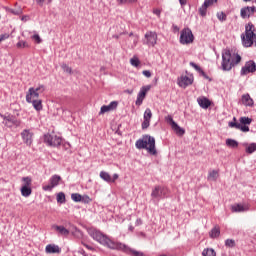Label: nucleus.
Returning <instances> with one entry per match:
<instances>
[{
    "mask_svg": "<svg viewBox=\"0 0 256 256\" xmlns=\"http://www.w3.org/2000/svg\"><path fill=\"white\" fill-rule=\"evenodd\" d=\"M88 234L94 241H97L103 247H107L108 249L116 250V251H123V253H127V255L131 256H145L143 252H139L137 250H133L129 248V246L121 243L113 241L109 236L103 234L101 231L91 228L88 230Z\"/></svg>",
    "mask_w": 256,
    "mask_h": 256,
    "instance_id": "1",
    "label": "nucleus"
},
{
    "mask_svg": "<svg viewBox=\"0 0 256 256\" xmlns=\"http://www.w3.org/2000/svg\"><path fill=\"white\" fill-rule=\"evenodd\" d=\"M239 63H241V55L238 53L231 52V50H224L222 52L221 67L223 71H231Z\"/></svg>",
    "mask_w": 256,
    "mask_h": 256,
    "instance_id": "2",
    "label": "nucleus"
},
{
    "mask_svg": "<svg viewBox=\"0 0 256 256\" xmlns=\"http://www.w3.org/2000/svg\"><path fill=\"white\" fill-rule=\"evenodd\" d=\"M137 149H146L150 155H157V149L155 148V138L153 136L146 135L142 139L136 141Z\"/></svg>",
    "mask_w": 256,
    "mask_h": 256,
    "instance_id": "3",
    "label": "nucleus"
},
{
    "mask_svg": "<svg viewBox=\"0 0 256 256\" xmlns=\"http://www.w3.org/2000/svg\"><path fill=\"white\" fill-rule=\"evenodd\" d=\"M255 39V26L251 23L246 25L245 33L241 34V41L243 47H251Z\"/></svg>",
    "mask_w": 256,
    "mask_h": 256,
    "instance_id": "4",
    "label": "nucleus"
},
{
    "mask_svg": "<svg viewBox=\"0 0 256 256\" xmlns=\"http://www.w3.org/2000/svg\"><path fill=\"white\" fill-rule=\"evenodd\" d=\"M43 93H45V85L30 87L26 93V102L31 103L33 100L39 99V96L43 95Z\"/></svg>",
    "mask_w": 256,
    "mask_h": 256,
    "instance_id": "5",
    "label": "nucleus"
},
{
    "mask_svg": "<svg viewBox=\"0 0 256 256\" xmlns=\"http://www.w3.org/2000/svg\"><path fill=\"white\" fill-rule=\"evenodd\" d=\"M239 121L240 122H229V127L239 129L243 133L249 132V126L247 125H251V118L241 117Z\"/></svg>",
    "mask_w": 256,
    "mask_h": 256,
    "instance_id": "6",
    "label": "nucleus"
},
{
    "mask_svg": "<svg viewBox=\"0 0 256 256\" xmlns=\"http://www.w3.org/2000/svg\"><path fill=\"white\" fill-rule=\"evenodd\" d=\"M195 40V36H193V32L189 28H184L180 32V43L181 45H191Z\"/></svg>",
    "mask_w": 256,
    "mask_h": 256,
    "instance_id": "7",
    "label": "nucleus"
},
{
    "mask_svg": "<svg viewBox=\"0 0 256 256\" xmlns=\"http://www.w3.org/2000/svg\"><path fill=\"white\" fill-rule=\"evenodd\" d=\"M0 117L3 119V124L5 125V127H20L21 125V120H17V118H15V116L11 114H0Z\"/></svg>",
    "mask_w": 256,
    "mask_h": 256,
    "instance_id": "8",
    "label": "nucleus"
},
{
    "mask_svg": "<svg viewBox=\"0 0 256 256\" xmlns=\"http://www.w3.org/2000/svg\"><path fill=\"white\" fill-rule=\"evenodd\" d=\"M63 139L60 136L55 134H46L44 135V142L47 143L50 147H59L61 145Z\"/></svg>",
    "mask_w": 256,
    "mask_h": 256,
    "instance_id": "9",
    "label": "nucleus"
},
{
    "mask_svg": "<svg viewBox=\"0 0 256 256\" xmlns=\"http://www.w3.org/2000/svg\"><path fill=\"white\" fill-rule=\"evenodd\" d=\"M167 195H169V189L163 186L154 187L151 193V197H153L154 199L165 198L167 197Z\"/></svg>",
    "mask_w": 256,
    "mask_h": 256,
    "instance_id": "10",
    "label": "nucleus"
},
{
    "mask_svg": "<svg viewBox=\"0 0 256 256\" xmlns=\"http://www.w3.org/2000/svg\"><path fill=\"white\" fill-rule=\"evenodd\" d=\"M144 45H148V47H155V45H157V32H146L144 36Z\"/></svg>",
    "mask_w": 256,
    "mask_h": 256,
    "instance_id": "11",
    "label": "nucleus"
},
{
    "mask_svg": "<svg viewBox=\"0 0 256 256\" xmlns=\"http://www.w3.org/2000/svg\"><path fill=\"white\" fill-rule=\"evenodd\" d=\"M149 91H151V85L143 86L140 89L135 102L136 105L138 106L143 105V101L145 100V97L147 96V93H149Z\"/></svg>",
    "mask_w": 256,
    "mask_h": 256,
    "instance_id": "12",
    "label": "nucleus"
},
{
    "mask_svg": "<svg viewBox=\"0 0 256 256\" xmlns=\"http://www.w3.org/2000/svg\"><path fill=\"white\" fill-rule=\"evenodd\" d=\"M21 138L23 140V143L27 145L28 147H31L33 144V132L29 129H25L21 132Z\"/></svg>",
    "mask_w": 256,
    "mask_h": 256,
    "instance_id": "13",
    "label": "nucleus"
},
{
    "mask_svg": "<svg viewBox=\"0 0 256 256\" xmlns=\"http://www.w3.org/2000/svg\"><path fill=\"white\" fill-rule=\"evenodd\" d=\"M177 84L182 87V89H187L189 85H193V76L182 75L178 78Z\"/></svg>",
    "mask_w": 256,
    "mask_h": 256,
    "instance_id": "14",
    "label": "nucleus"
},
{
    "mask_svg": "<svg viewBox=\"0 0 256 256\" xmlns=\"http://www.w3.org/2000/svg\"><path fill=\"white\" fill-rule=\"evenodd\" d=\"M256 71V64L253 61H248L241 69V75H249V73H254Z\"/></svg>",
    "mask_w": 256,
    "mask_h": 256,
    "instance_id": "15",
    "label": "nucleus"
},
{
    "mask_svg": "<svg viewBox=\"0 0 256 256\" xmlns=\"http://www.w3.org/2000/svg\"><path fill=\"white\" fill-rule=\"evenodd\" d=\"M117 105H119L117 101H112L109 105H103L100 109L99 115H105V113L115 111V109H117Z\"/></svg>",
    "mask_w": 256,
    "mask_h": 256,
    "instance_id": "16",
    "label": "nucleus"
},
{
    "mask_svg": "<svg viewBox=\"0 0 256 256\" xmlns=\"http://www.w3.org/2000/svg\"><path fill=\"white\" fill-rule=\"evenodd\" d=\"M151 117H153V113L150 108H147L144 112V121L142 123V129H147L149 125H151Z\"/></svg>",
    "mask_w": 256,
    "mask_h": 256,
    "instance_id": "17",
    "label": "nucleus"
},
{
    "mask_svg": "<svg viewBox=\"0 0 256 256\" xmlns=\"http://www.w3.org/2000/svg\"><path fill=\"white\" fill-rule=\"evenodd\" d=\"M214 3H217V0H205L203 5L199 8L200 15L205 17V15H207L208 7H211Z\"/></svg>",
    "mask_w": 256,
    "mask_h": 256,
    "instance_id": "18",
    "label": "nucleus"
},
{
    "mask_svg": "<svg viewBox=\"0 0 256 256\" xmlns=\"http://www.w3.org/2000/svg\"><path fill=\"white\" fill-rule=\"evenodd\" d=\"M232 213H245L249 211V205L247 204H235L231 206Z\"/></svg>",
    "mask_w": 256,
    "mask_h": 256,
    "instance_id": "19",
    "label": "nucleus"
},
{
    "mask_svg": "<svg viewBox=\"0 0 256 256\" xmlns=\"http://www.w3.org/2000/svg\"><path fill=\"white\" fill-rule=\"evenodd\" d=\"M45 253H47V255L59 254L61 253V248L56 244H48L45 247Z\"/></svg>",
    "mask_w": 256,
    "mask_h": 256,
    "instance_id": "20",
    "label": "nucleus"
},
{
    "mask_svg": "<svg viewBox=\"0 0 256 256\" xmlns=\"http://www.w3.org/2000/svg\"><path fill=\"white\" fill-rule=\"evenodd\" d=\"M255 6L252 7H244L241 9L240 11V15L242 17V19H247V17H251V15H253V13H255Z\"/></svg>",
    "mask_w": 256,
    "mask_h": 256,
    "instance_id": "21",
    "label": "nucleus"
},
{
    "mask_svg": "<svg viewBox=\"0 0 256 256\" xmlns=\"http://www.w3.org/2000/svg\"><path fill=\"white\" fill-rule=\"evenodd\" d=\"M198 105H200V107L202 109H209V107H211V101H209V99L205 98V97H199L197 99Z\"/></svg>",
    "mask_w": 256,
    "mask_h": 256,
    "instance_id": "22",
    "label": "nucleus"
},
{
    "mask_svg": "<svg viewBox=\"0 0 256 256\" xmlns=\"http://www.w3.org/2000/svg\"><path fill=\"white\" fill-rule=\"evenodd\" d=\"M241 101L242 105H245L246 107H253L254 102L251 96H249V94L242 95Z\"/></svg>",
    "mask_w": 256,
    "mask_h": 256,
    "instance_id": "23",
    "label": "nucleus"
},
{
    "mask_svg": "<svg viewBox=\"0 0 256 256\" xmlns=\"http://www.w3.org/2000/svg\"><path fill=\"white\" fill-rule=\"evenodd\" d=\"M52 229H55V231H57L59 235H63L64 237H67L69 235V230L64 226L53 225Z\"/></svg>",
    "mask_w": 256,
    "mask_h": 256,
    "instance_id": "24",
    "label": "nucleus"
},
{
    "mask_svg": "<svg viewBox=\"0 0 256 256\" xmlns=\"http://www.w3.org/2000/svg\"><path fill=\"white\" fill-rule=\"evenodd\" d=\"M50 185L55 189L61 183V176L55 174L49 180Z\"/></svg>",
    "mask_w": 256,
    "mask_h": 256,
    "instance_id": "25",
    "label": "nucleus"
},
{
    "mask_svg": "<svg viewBox=\"0 0 256 256\" xmlns=\"http://www.w3.org/2000/svg\"><path fill=\"white\" fill-rule=\"evenodd\" d=\"M207 179L209 181H217V179H219V171L218 170H210L208 172Z\"/></svg>",
    "mask_w": 256,
    "mask_h": 256,
    "instance_id": "26",
    "label": "nucleus"
},
{
    "mask_svg": "<svg viewBox=\"0 0 256 256\" xmlns=\"http://www.w3.org/2000/svg\"><path fill=\"white\" fill-rule=\"evenodd\" d=\"M28 103H32L36 111H41L43 109V101H41V99L32 100L31 102H28Z\"/></svg>",
    "mask_w": 256,
    "mask_h": 256,
    "instance_id": "27",
    "label": "nucleus"
},
{
    "mask_svg": "<svg viewBox=\"0 0 256 256\" xmlns=\"http://www.w3.org/2000/svg\"><path fill=\"white\" fill-rule=\"evenodd\" d=\"M211 239H217V237H219V235H221V229L219 228V226H215L209 233Z\"/></svg>",
    "mask_w": 256,
    "mask_h": 256,
    "instance_id": "28",
    "label": "nucleus"
},
{
    "mask_svg": "<svg viewBox=\"0 0 256 256\" xmlns=\"http://www.w3.org/2000/svg\"><path fill=\"white\" fill-rule=\"evenodd\" d=\"M172 129L176 135H180V137L185 135V129L181 128L179 125H177V123L173 124Z\"/></svg>",
    "mask_w": 256,
    "mask_h": 256,
    "instance_id": "29",
    "label": "nucleus"
},
{
    "mask_svg": "<svg viewBox=\"0 0 256 256\" xmlns=\"http://www.w3.org/2000/svg\"><path fill=\"white\" fill-rule=\"evenodd\" d=\"M226 145L227 147H231L232 149H237V147H239V142L231 138H228L226 139Z\"/></svg>",
    "mask_w": 256,
    "mask_h": 256,
    "instance_id": "30",
    "label": "nucleus"
},
{
    "mask_svg": "<svg viewBox=\"0 0 256 256\" xmlns=\"http://www.w3.org/2000/svg\"><path fill=\"white\" fill-rule=\"evenodd\" d=\"M22 197H29L31 193H33V190L31 187H21L20 189Z\"/></svg>",
    "mask_w": 256,
    "mask_h": 256,
    "instance_id": "31",
    "label": "nucleus"
},
{
    "mask_svg": "<svg viewBox=\"0 0 256 256\" xmlns=\"http://www.w3.org/2000/svg\"><path fill=\"white\" fill-rule=\"evenodd\" d=\"M202 256H217V253L213 248H205L202 251Z\"/></svg>",
    "mask_w": 256,
    "mask_h": 256,
    "instance_id": "32",
    "label": "nucleus"
},
{
    "mask_svg": "<svg viewBox=\"0 0 256 256\" xmlns=\"http://www.w3.org/2000/svg\"><path fill=\"white\" fill-rule=\"evenodd\" d=\"M33 183V180L31 177H23L22 178V187H31V184Z\"/></svg>",
    "mask_w": 256,
    "mask_h": 256,
    "instance_id": "33",
    "label": "nucleus"
},
{
    "mask_svg": "<svg viewBox=\"0 0 256 256\" xmlns=\"http://www.w3.org/2000/svg\"><path fill=\"white\" fill-rule=\"evenodd\" d=\"M100 177L103 179V181H106V183H111V175L109 173L101 171Z\"/></svg>",
    "mask_w": 256,
    "mask_h": 256,
    "instance_id": "34",
    "label": "nucleus"
},
{
    "mask_svg": "<svg viewBox=\"0 0 256 256\" xmlns=\"http://www.w3.org/2000/svg\"><path fill=\"white\" fill-rule=\"evenodd\" d=\"M81 197L82 195L79 193H73L71 194V199L72 201H74L75 203H81Z\"/></svg>",
    "mask_w": 256,
    "mask_h": 256,
    "instance_id": "35",
    "label": "nucleus"
},
{
    "mask_svg": "<svg viewBox=\"0 0 256 256\" xmlns=\"http://www.w3.org/2000/svg\"><path fill=\"white\" fill-rule=\"evenodd\" d=\"M140 63L141 62L139 61V58H137V56H134L130 59V64L132 65V67H139Z\"/></svg>",
    "mask_w": 256,
    "mask_h": 256,
    "instance_id": "36",
    "label": "nucleus"
},
{
    "mask_svg": "<svg viewBox=\"0 0 256 256\" xmlns=\"http://www.w3.org/2000/svg\"><path fill=\"white\" fill-rule=\"evenodd\" d=\"M255 151H256V144L255 143H252V144H250L246 147V153L251 154V153H255Z\"/></svg>",
    "mask_w": 256,
    "mask_h": 256,
    "instance_id": "37",
    "label": "nucleus"
},
{
    "mask_svg": "<svg viewBox=\"0 0 256 256\" xmlns=\"http://www.w3.org/2000/svg\"><path fill=\"white\" fill-rule=\"evenodd\" d=\"M56 199L58 203H65V193L59 192Z\"/></svg>",
    "mask_w": 256,
    "mask_h": 256,
    "instance_id": "38",
    "label": "nucleus"
},
{
    "mask_svg": "<svg viewBox=\"0 0 256 256\" xmlns=\"http://www.w3.org/2000/svg\"><path fill=\"white\" fill-rule=\"evenodd\" d=\"M16 47L18 49H25V47H29V44H27L25 41L20 40L17 44Z\"/></svg>",
    "mask_w": 256,
    "mask_h": 256,
    "instance_id": "39",
    "label": "nucleus"
},
{
    "mask_svg": "<svg viewBox=\"0 0 256 256\" xmlns=\"http://www.w3.org/2000/svg\"><path fill=\"white\" fill-rule=\"evenodd\" d=\"M72 235H74V237H77L78 239L83 237V233L80 232V230L77 228H74V230H72Z\"/></svg>",
    "mask_w": 256,
    "mask_h": 256,
    "instance_id": "40",
    "label": "nucleus"
},
{
    "mask_svg": "<svg viewBox=\"0 0 256 256\" xmlns=\"http://www.w3.org/2000/svg\"><path fill=\"white\" fill-rule=\"evenodd\" d=\"M61 68L63 69V71H64L65 73H69V74L72 73L71 67H69L67 64H62V65H61Z\"/></svg>",
    "mask_w": 256,
    "mask_h": 256,
    "instance_id": "41",
    "label": "nucleus"
},
{
    "mask_svg": "<svg viewBox=\"0 0 256 256\" xmlns=\"http://www.w3.org/2000/svg\"><path fill=\"white\" fill-rule=\"evenodd\" d=\"M225 245H226V247H235V240H233V239H227V240L225 241Z\"/></svg>",
    "mask_w": 256,
    "mask_h": 256,
    "instance_id": "42",
    "label": "nucleus"
},
{
    "mask_svg": "<svg viewBox=\"0 0 256 256\" xmlns=\"http://www.w3.org/2000/svg\"><path fill=\"white\" fill-rule=\"evenodd\" d=\"M165 121H167L169 125H171V127L173 126L174 123H177L176 121L173 120V117L171 115L166 116Z\"/></svg>",
    "mask_w": 256,
    "mask_h": 256,
    "instance_id": "43",
    "label": "nucleus"
},
{
    "mask_svg": "<svg viewBox=\"0 0 256 256\" xmlns=\"http://www.w3.org/2000/svg\"><path fill=\"white\" fill-rule=\"evenodd\" d=\"M217 18L219 19V21H225L227 19V15H225V13L220 12L217 14Z\"/></svg>",
    "mask_w": 256,
    "mask_h": 256,
    "instance_id": "44",
    "label": "nucleus"
},
{
    "mask_svg": "<svg viewBox=\"0 0 256 256\" xmlns=\"http://www.w3.org/2000/svg\"><path fill=\"white\" fill-rule=\"evenodd\" d=\"M190 66L193 67L199 73L203 72V70H201V67H199V65L195 64V62H190Z\"/></svg>",
    "mask_w": 256,
    "mask_h": 256,
    "instance_id": "45",
    "label": "nucleus"
},
{
    "mask_svg": "<svg viewBox=\"0 0 256 256\" xmlns=\"http://www.w3.org/2000/svg\"><path fill=\"white\" fill-rule=\"evenodd\" d=\"M82 203H91V198L87 195H84L81 197V201Z\"/></svg>",
    "mask_w": 256,
    "mask_h": 256,
    "instance_id": "46",
    "label": "nucleus"
},
{
    "mask_svg": "<svg viewBox=\"0 0 256 256\" xmlns=\"http://www.w3.org/2000/svg\"><path fill=\"white\" fill-rule=\"evenodd\" d=\"M137 0H118L119 5H126V3H135Z\"/></svg>",
    "mask_w": 256,
    "mask_h": 256,
    "instance_id": "47",
    "label": "nucleus"
},
{
    "mask_svg": "<svg viewBox=\"0 0 256 256\" xmlns=\"http://www.w3.org/2000/svg\"><path fill=\"white\" fill-rule=\"evenodd\" d=\"M43 191H53V186L51 184L44 185L42 187Z\"/></svg>",
    "mask_w": 256,
    "mask_h": 256,
    "instance_id": "48",
    "label": "nucleus"
},
{
    "mask_svg": "<svg viewBox=\"0 0 256 256\" xmlns=\"http://www.w3.org/2000/svg\"><path fill=\"white\" fill-rule=\"evenodd\" d=\"M32 39L33 41H36V43H41V36H39V34H34Z\"/></svg>",
    "mask_w": 256,
    "mask_h": 256,
    "instance_id": "49",
    "label": "nucleus"
},
{
    "mask_svg": "<svg viewBox=\"0 0 256 256\" xmlns=\"http://www.w3.org/2000/svg\"><path fill=\"white\" fill-rule=\"evenodd\" d=\"M7 39H9V34H2V35H0V43H1L2 41L7 40Z\"/></svg>",
    "mask_w": 256,
    "mask_h": 256,
    "instance_id": "50",
    "label": "nucleus"
},
{
    "mask_svg": "<svg viewBox=\"0 0 256 256\" xmlns=\"http://www.w3.org/2000/svg\"><path fill=\"white\" fill-rule=\"evenodd\" d=\"M142 74L144 75V77H147L148 79L151 77V71L149 70H144Z\"/></svg>",
    "mask_w": 256,
    "mask_h": 256,
    "instance_id": "51",
    "label": "nucleus"
},
{
    "mask_svg": "<svg viewBox=\"0 0 256 256\" xmlns=\"http://www.w3.org/2000/svg\"><path fill=\"white\" fill-rule=\"evenodd\" d=\"M118 179H119V174H114L113 177L111 178V183H115V181Z\"/></svg>",
    "mask_w": 256,
    "mask_h": 256,
    "instance_id": "52",
    "label": "nucleus"
},
{
    "mask_svg": "<svg viewBox=\"0 0 256 256\" xmlns=\"http://www.w3.org/2000/svg\"><path fill=\"white\" fill-rule=\"evenodd\" d=\"M179 3L182 7H185V5H187V0H179Z\"/></svg>",
    "mask_w": 256,
    "mask_h": 256,
    "instance_id": "53",
    "label": "nucleus"
},
{
    "mask_svg": "<svg viewBox=\"0 0 256 256\" xmlns=\"http://www.w3.org/2000/svg\"><path fill=\"white\" fill-rule=\"evenodd\" d=\"M154 15H157L159 17V15H161V10L156 9L153 11Z\"/></svg>",
    "mask_w": 256,
    "mask_h": 256,
    "instance_id": "54",
    "label": "nucleus"
},
{
    "mask_svg": "<svg viewBox=\"0 0 256 256\" xmlns=\"http://www.w3.org/2000/svg\"><path fill=\"white\" fill-rule=\"evenodd\" d=\"M36 2L38 3V5H43V3H45V0H36Z\"/></svg>",
    "mask_w": 256,
    "mask_h": 256,
    "instance_id": "55",
    "label": "nucleus"
},
{
    "mask_svg": "<svg viewBox=\"0 0 256 256\" xmlns=\"http://www.w3.org/2000/svg\"><path fill=\"white\" fill-rule=\"evenodd\" d=\"M85 247H86V249H89L90 251H93V247H91L89 245H86V244H85Z\"/></svg>",
    "mask_w": 256,
    "mask_h": 256,
    "instance_id": "56",
    "label": "nucleus"
},
{
    "mask_svg": "<svg viewBox=\"0 0 256 256\" xmlns=\"http://www.w3.org/2000/svg\"><path fill=\"white\" fill-rule=\"evenodd\" d=\"M126 93H128L129 95H131L133 93V90H126Z\"/></svg>",
    "mask_w": 256,
    "mask_h": 256,
    "instance_id": "57",
    "label": "nucleus"
},
{
    "mask_svg": "<svg viewBox=\"0 0 256 256\" xmlns=\"http://www.w3.org/2000/svg\"><path fill=\"white\" fill-rule=\"evenodd\" d=\"M136 223H137L138 225H141V219H137Z\"/></svg>",
    "mask_w": 256,
    "mask_h": 256,
    "instance_id": "58",
    "label": "nucleus"
},
{
    "mask_svg": "<svg viewBox=\"0 0 256 256\" xmlns=\"http://www.w3.org/2000/svg\"><path fill=\"white\" fill-rule=\"evenodd\" d=\"M52 0H48V3H51Z\"/></svg>",
    "mask_w": 256,
    "mask_h": 256,
    "instance_id": "59",
    "label": "nucleus"
}]
</instances>
